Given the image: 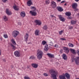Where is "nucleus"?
Returning a JSON list of instances; mask_svg holds the SVG:
<instances>
[{"label":"nucleus","mask_w":79,"mask_h":79,"mask_svg":"<svg viewBox=\"0 0 79 79\" xmlns=\"http://www.w3.org/2000/svg\"><path fill=\"white\" fill-rule=\"evenodd\" d=\"M35 22L36 23V25H39V26H40L42 24V23L39 20H36L35 21Z\"/></svg>","instance_id":"nucleus-8"},{"label":"nucleus","mask_w":79,"mask_h":79,"mask_svg":"<svg viewBox=\"0 0 79 79\" xmlns=\"http://www.w3.org/2000/svg\"><path fill=\"white\" fill-rule=\"evenodd\" d=\"M57 2H61V0H56Z\"/></svg>","instance_id":"nucleus-48"},{"label":"nucleus","mask_w":79,"mask_h":79,"mask_svg":"<svg viewBox=\"0 0 79 79\" xmlns=\"http://www.w3.org/2000/svg\"><path fill=\"white\" fill-rule=\"evenodd\" d=\"M29 37V34L27 33L26 34V35L25 36V41L27 42V40L28 39V38Z\"/></svg>","instance_id":"nucleus-12"},{"label":"nucleus","mask_w":79,"mask_h":79,"mask_svg":"<svg viewBox=\"0 0 79 79\" xmlns=\"http://www.w3.org/2000/svg\"><path fill=\"white\" fill-rule=\"evenodd\" d=\"M6 14L8 15H11L12 14L10 10H9V9H6Z\"/></svg>","instance_id":"nucleus-9"},{"label":"nucleus","mask_w":79,"mask_h":79,"mask_svg":"<svg viewBox=\"0 0 79 79\" xmlns=\"http://www.w3.org/2000/svg\"><path fill=\"white\" fill-rule=\"evenodd\" d=\"M4 37L5 38H6L8 37V35L6 34H5L4 35Z\"/></svg>","instance_id":"nucleus-37"},{"label":"nucleus","mask_w":79,"mask_h":79,"mask_svg":"<svg viewBox=\"0 0 79 79\" xmlns=\"http://www.w3.org/2000/svg\"><path fill=\"white\" fill-rule=\"evenodd\" d=\"M3 20L4 21H8V18L5 15L3 17Z\"/></svg>","instance_id":"nucleus-23"},{"label":"nucleus","mask_w":79,"mask_h":79,"mask_svg":"<svg viewBox=\"0 0 79 79\" xmlns=\"http://www.w3.org/2000/svg\"><path fill=\"white\" fill-rule=\"evenodd\" d=\"M24 79H29V78L28 77H24Z\"/></svg>","instance_id":"nucleus-40"},{"label":"nucleus","mask_w":79,"mask_h":79,"mask_svg":"<svg viewBox=\"0 0 79 79\" xmlns=\"http://www.w3.org/2000/svg\"><path fill=\"white\" fill-rule=\"evenodd\" d=\"M45 2L46 5H48L50 3V0H46Z\"/></svg>","instance_id":"nucleus-29"},{"label":"nucleus","mask_w":79,"mask_h":79,"mask_svg":"<svg viewBox=\"0 0 79 79\" xmlns=\"http://www.w3.org/2000/svg\"><path fill=\"white\" fill-rule=\"evenodd\" d=\"M44 76H48V75H47V73H44Z\"/></svg>","instance_id":"nucleus-45"},{"label":"nucleus","mask_w":79,"mask_h":79,"mask_svg":"<svg viewBox=\"0 0 79 79\" xmlns=\"http://www.w3.org/2000/svg\"><path fill=\"white\" fill-rule=\"evenodd\" d=\"M47 55H48L49 58H54V57H55L54 55L48 53L47 54Z\"/></svg>","instance_id":"nucleus-15"},{"label":"nucleus","mask_w":79,"mask_h":79,"mask_svg":"<svg viewBox=\"0 0 79 79\" xmlns=\"http://www.w3.org/2000/svg\"><path fill=\"white\" fill-rule=\"evenodd\" d=\"M74 62V60H73L72 59V62Z\"/></svg>","instance_id":"nucleus-56"},{"label":"nucleus","mask_w":79,"mask_h":79,"mask_svg":"<svg viewBox=\"0 0 79 79\" xmlns=\"http://www.w3.org/2000/svg\"><path fill=\"white\" fill-rule=\"evenodd\" d=\"M64 2H65V1H62L60 2V4L63 3H64Z\"/></svg>","instance_id":"nucleus-49"},{"label":"nucleus","mask_w":79,"mask_h":79,"mask_svg":"<svg viewBox=\"0 0 79 79\" xmlns=\"http://www.w3.org/2000/svg\"><path fill=\"white\" fill-rule=\"evenodd\" d=\"M70 50L72 53H73V54H76V51H75V50H74V49H70Z\"/></svg>","instance_id":"nucleus-24"},{"label":"nucleus","mask_w":79,"mask_h":79,"mask_svg":"<svg viewBox=\"0 0 79 79\" xmlns=\"http://www.w3.org/2000/svg\"><path fill=\"white\" fill-rule=\"evenodd\" d=\"M65 14V15H66V16H70L71 15V12H66Z\"/></svg>","instance_id":"nucleus-21"},{"label":"nucleus","mask_w":79,"mask_h":79,"mask_svg":"<svg viewBox=\"0 0 79 79\" xmlns=\"http://www.w3.org/2000/svg\"><path fill=\"white\" fill-rule=\"evenodd\" d=\"M54 18H56V17H55V16H54Z\"/></svg>","instance_id":"nucleus-58"},{"label":"nucleus","mask_w":79,"mask_h":79,"mask_svg":"<svg viewBox=\"0 0 79 79\" xmlns=\"http://www.w3.org/2000/svg\"><path fill=\"white\" fill-rule=\"evenodd\" d=\"M51 6L52 8H55L56 7V4L54 1H52L51 2Z\"/></svg>","instance_id":"nucleus-4"},{"label":"nucleus","mask_w":79,"mask_h":79,"mask_svg":"<svg viewBox=\"0 0 79 79\" xmlns=\"http://www.w3.org/2000/svg\"><path fill=\"white\" fill-rule=\"evenodd\" d=\"M10 45H11L13 50H15V49H16V47L15 46L12 44H11Z\"/></svg>","instance_id":"nucleus-27"},{"label":"nucleus","mask_w":79,"mask_h":79,"mask_svg":"<svg viewBox=\"0 0 79 79\" xmlns=\"http://www.w3.org/2000/svg\"><path fill=\"white\" fill-rule=\"evenodd\" d=\"M31 9H33V11H36V10H37V9H36V8L34 6H31Z\"/></svg>","instance_id":"nucleus-28"},{"label":"nucleus","mask_w":79,"mask_h":79,"mask_svg":"<svg viewBox=\"0 0 79 79\" xmlns=\"http://www.w3.org/2000/svg\"><path fill=\"white\" fill-rule=\"evenodd\" d=\"M44 50V51H46V52L48 51V45H45Z\"/></svg>","instance_id":"nucleus-26"},{"label":"nucleus","mask_w":79,"mask_h":79,"mask_svg":"<svg viewBox=\"0 0 79 79\" xmlns=\"http://www.w3.org/2000/svg\"><path fill=\"white\" fill-rule=\"evenodd\" d=\"M21 16L24 18L25 16H26V13H25V12H22L21 13Z\"/></svg>","instance_id":"nucleus-19"},{"label":"nucleus","mask_w":79,"mask_h":79,"mask_svg":"<svg viewBox=\"0 0 79 79\" xmlns=\"http://www.w3.org/2000/svg\"><path fill=\"white\" fill-rule=\"evenodd\" d=\"M37 56L38 58V59L39 60L42 58V56L44 55V53L41 50H38L37 51Z\"/></svg>","instance_id":"nucleus-2"},{"label":"nucleus","mask_w":79,"mask_h":79,"mask_svg":"<svg viewBox=\"0 0 79 79\" xmlns=\"http://www.w3.org/2000/svg\"><path fill=\"white\" fill-rule=\"evenodd\" d=\"M71 23L72 24H75L76 23V21H74V20H72L71 21Z\"/></svg>","instance_id":"nucleus-30"},{"label":"nucleus","mask_w":79,"mask_h":79,"mask_svg":"<svg viewBox=\"0 0 79 79\" xmlns=\"http://www.w3.org/2000/svg\"><path fill=\"white\" fill-rule=\"evenodd\" d=\"M2 1L4 2V3H6V1H7V0H2Z\"/></svg>","instance_id":"nucleus-42"},{"label":"nucleus","mask_w":79,"mask_h":79,"mask_svg":"<svg viewBox=\"0 0 79 79\" xmlns=\"http://www.w3.org/2000/svg\"><path fill=\"white\" fill-rule=\"evenodd\" d=\"M43 29L44 30L47 31L48 29V26H47V25H45L44 26H43Z\"/></svg>","instance_id":"nucleus-22"},{"label":"nucleus","mask_w":79,"mask_h":79,"mask_svg":"<svg viewBox=\"0 0 79 79\" xmlns=\"http://www.w3.org/2000/svg\"><path fill=\"white\" fill-rule=\"evenodd\" d=\"M72 6L73 9H76L77 8V4L76 3H74L72 5Z\"/></svg>","instance_id":"nucleus-13"},{"label":"nucleus","mask_w":79,"mask_h":79,"mask_svg":"<svg viewBox=\"0 0 79 79\" xmlns=\"http://www.w3.org/2000/svg\"><path fill=\"white\" fill-rule=\"evenodd\" d=\"M57 9L58 10V11H60V12H61V11H63V8L61 7H57Z\"/></svg>","instance_id":"nucleus-14"},{"label":"nucleus","mask_w":79,"mask_h":79,"mask_svg":"<svg viewBox=\"0 0 79 79\" xmlns=\"http://www.w3.org/2000/svg\"><path fill=\"white\" fill-rule=\"evenodd\" d=\"M75 61L77 64H79V57H77L75 59Z\"/></svg>","instance_id":"nucleus-10"},{"label":"nucleus","mask_w":79,"mask_h":79,"mask_svg":"<svg viewBox=\"0 0 79 79\" xmlns=\"http://www.w3.org/2000/svg\"><path fill=\"white\" fill-rule=\"evenodd\" d=\"M32 4V2L31 1V0H29V1H28L27 2V5L29 6H30Z\"/></svg>","instance_id":"nucleus-16"},{"label":"nucleus","mask_w":79,"mask_h":79,"mask_svg":"<svg viewBox=\"0 0 79 79\" xmlns=\"http://www.w3.org/2000/svg\"><path fill=\"white\" fill-rule=\"evenodd\" d=\"M49 45H51V46H53V43H52V42H50Z\"/></svg>","instance_id":"nucleus-39"},{"label":"nucleus","mask_w":79,"mask_h":79,"mask_svg":"<svg viewBox=\"0 0 79 79\" xmlns=\"http://www.w3.org/2000/svg\"><path fill=\"white\" fill-rule=\"evenodd\" d=\"M14 9L15 10L17 11L19 10V7L18 6H13Z\"/></svg>","instance_id":"nucleus-20"},{"label":"nucleus","mask_w":79,"mask_h":79,"mask_svg":"<svg viewBox=\"0 0 79 79\" xmlns=\"http://www.w3.org/2000/svg\"><path fill=\"white\" fill-rule=\"evenodd\" d=\"M11 42L14 45H16V42L15 41V40H14L13 39H12L11 40Z\"/></svg>","instance_id":"nucleus-31"},{"label":"nucleus","mask_w":79,"mask_h":79,"mask_svg":"<svg viewBox=\"0 0 79 79\" xmlns=\"http://www.w3.org/2000/svg\"><path fill=\"white\" fill-rule=\"evenodd\" d=\"M65 52L67 54L69 53V48H68L66 51H65Z\"/></svg>","instance_id":"nucleus-35"},{"label":"nucleus","mask_w":79,"mask_h":79,"mask_svg":"<svg viewBox=\"0 0 79 79\" xmlns=\"http://www.w3.org/2000/svg\"><path fill=\"white\" fill-rule=\"evenodd\" d=\"M30 59H32V60H35V57L34 56H32L30 57Z\"/></svg>","instance_id":"nucleus-33"},{"label":"nucleus","mask_w":79,"mask_h":79,"mask_svg":"<svg viewBox=\"0 0 79 79\" xmlns=\"http://www.w3.org/2000/svg\"><path fill=\"white\" fill-rule=\"evenodd\" d=\"M49 73L51 74V76L53 79H57L56 77V74H58L57 72L53 70H49Z\"/></svg>","instance_id":"nucleus-1"},{"label":"nucleus","mask_w":79,"mask_h":79,"mask_svg":"<svg viewBox=\"0 0 79 79\" xmlns=\"http://www.w3.org/2000/svg\"><path fill=\"white\" fill-rule=\"evenodd\" d=\"M27 68H29V67H28Z\"/></svg>","instance_id":"nucleus-59"},{"label":"nucleus","mask_w":79,"mask_h":79,"mask_svg":"<svg viewBox=\"0 0 79 79\" xmlns=\"http://www.w3.org/2000/svg\"><path fill=\"white\" fill-rule=\"evenodd\" d=\"M18 23L19 24H21V23L20 22H19Z\"/></svg>","instance_id":"nucleus-55"},{"label":"nucleus","mask_w":79,"mask_h":79,"mask_svg":"<svg viewBox=\"0 0 79 79\" xmlns=\"http://www.w3.org/2000/svg\"><path fill=\"white\" fill-rule=\"evenodd\" d=\"M2 60L4 62H6V60L5 59H2Z\"/></svg>","instance_id":"nucleus-46"},{"label":"nucleus","mask_w":79,"mask_h":79,"mask_svg":"<svg viewBox=\"0 0 79 79\" xmlns=\"http://www.w3.org/2000/svg\"><path fill=\"white\" fill-rule=\"evenodd\" d=\"M31 66L34 68H37L38 67V65L36 64H31Z\"/></svg>","instance_id":"nucleus-11"},{"label":"nucleus","mask_w":79,"mask_h":79,"mask_svg":"<svg viewBox=\"0 0 79 79\" xmlns=\"http://www.w3.org/2000/svg\"><path fill=\"white\" fill-rule=\"evenodd\" d=\"M30 13L31 14L32 16H35L37 15V12H34V11H32L31 10L30 11Z\"/></svg>","instance_id":"nucleus-6"},{"label":"nucleus","mask_w":79,"mask_h":79,"mask_svg":"<svg viewBox=\"0 0 79 79\" xmlns=\"http://www.w3.org/2000/svg\"><path fill=\"white\" fill-rule=\"evenodd\" d=\"M65 77H66V78H67V79H70V76H71L68 73H65Z\"/></svg>","instance_id":"nucleus-17"},{"label":"nucleus","mask_w":79,"mask_h":79,"mask_svg":"<svg viewBox=\"0 0 79 79\" xmlns=\"http://www.w3.org/2000/svg\"><path fill=\"white\" fill-rule=\"evenodd\" d=\"M14 54L16 57H19L20 56V53L19 52L16 51L15 52Z\"/></svg>","instance_id":"nucleus-5"},{"label":"nucleus","mask_w":79,"mask_h":79,"mask_svg":"<svg viewBox=\"0 0 79 79\" xmlns=\"http://www.w3.org/2000/svg\"><path fill=\"white\" fill-rule=\"evenodd\" d=\"M19 33L18 31H14L12 32V35L13 37H16L17 35H19Z\"/></svg>","instance_id":"nucleus-3"},{"label":"nucleus","mask_w":79,"mask_h":79,"mask_svg":"<svg viewBox=\"0 0 79 79\" xmlns=\"http://www.w3.org/2000/svg\"><path fill=\"white\" fill-rule=\"evenodd\" d=\"M66 5H67V4L66 3H65L64 4V6H66Z\"/></svg>","instance_id":"nucleus-54"},{"label":"nucleus","mask_w":79,"mask_h":79,"mask_svg":"<svg viewBox=\"0 0 79 79\" xmlns=\"http://www.w3.org/2000/svg\"><path fill=\"white\" fill-rule=\"evenodd\" d=\"M62 57L64 60H67V59L66 55L64 54H63V55H62Z\"/></svg>","instance_id":"nucleus-18"},{"label":"nucleus","mask_w":79,"mask_h":79,"mask_svg":"<svg viewBox=\"0 0 79 79\" xmlns=\"http://www.w3.org/2000/svg\"><path fill=\"white\" fill-rule=\"evenodd\" d=\"M78 55H79V49L78 50Z\"/></svg>","instance_id":"nucleus-51"},{"label":"nucleus","mask_w":79,"mask_h":79,"mask_svg":"<svg viewBox=\"0 0 79 79\" xmlns=\"http://www.w3.org/2000/svg\"><path fill=\"white\" fill-rule=\"evenodd\" d=\"M47 44V42H46L45 41H43L42 42V44L43 45H44L45 44Z\"/></svg>","instance_id":"nucleus-36"},{"label":"nucleus","mask_w":79,"mask_h":79,"mask_svg":"<svg viewBox=\"0 0 79 79\" xmlns=\"http://www.w3.org/2000/svg\"><path fill=\"white\" fill-rule=\"evenodd\" d=\"M68 49V48H67L66 47H64V50H65V51H66Z\"/></svg>","instance_id":"nucleus-38"},{"label":"nucleus","mask_w":79,"mask_h":79,"mask_svg":"<svg viewBox=\"0 0 79 79\" xmlns=\"http://www.w3.org/2000/svg\"><path fill=\"white\" fill-rule=\"evenodd\" d=\"M54 47H55L56 48H58V44H56L55 46H54Z\"/></svg>","instance_id":"nucleus-41"},{"label":"nucleus","mask_w":79,"mask_h":79,"mask_svg":"<svg viewBox=\"0 0 79 79\" xmlns=\"http://www.w3.org/2000/svg\"><path fill=\"white\" fill-rule=\"evenodd\" d=\"M68 45L70 47H74V45L73 44L71 43L69 44Z\"/></svg>","instance_id":"nucleus-32"},{"label":"nucleus","mask_w":79,"mask_h":79,"mask_svg":"<svg viewBox=\"0 0 79 79\" xmlns=\"http://www.w3.org/2000/svg\"><path fill=\"white\" fill-rule=\"evenodd\" d=\"M51 17H54V16L53 15H51Z\"/></svg>","instance_id":"nucleus-53"},{"label":"nucleus","mask_w":79,"mask_h":79,"mask_svg":"<svg viewBox=\"0 0 79 79\" xmlns=\"http://www.w3.org/2000/svg\"><path fill=\"white\" fill-rule=\"evenodd\" d=\"M40 32V31L39 30H36L35 31V35H39V32Z\"/></svg>","instance_id":"nucleus-25"},{"label":"nucleus","mask_w":79,"mask_h":79,"mask_svg":"<svg viewBox=\"0 0 79 79\" xmlns=\"http://www.w3.org/2000/svg\"><path fill=\"white\" fill-rule=\"evenodd\" d=\"M58 16L60 20L61 21H63V22H64V21H65L66 19L63 17H62L61 15H58Z\"/></svg>","instance_id":"nucleus-7"},{"label":"nucleus","mask_w":79,"mask_h":79,"mask_svg":"<svg viewBox=\"0 0 79 79\" xmlns=\"http://www.w3.org/2000/svg\"><path fill=\"white\" fill-rule=\"evenodd\" d=\"M76 79H79V78H76Z\"/></svg>","instance_id":"nucleus-57"},{"label":"nucleus","mask_w":79,"mask_h":79,"mask_svg":"<svg viewBox=\"0 0 79 79\" xmlns=\"http://www.w3.org/2000/svg\"><path fill=\"white\" fill-rule=\"evenodd\" d=\"M68 19H72V17H69L67 18Z\"/></svg>","instance_id":"nucleus-43"},{"label":"nucleus","mask_w":79,"mask_h":79,"mask_svg":"<svg viewBox=\"0 0 79 79\" xmlns=\"http://www.w3.org/2000/svg\"><path fill=\"white\" fill-rule=\"evenodd\" d=\"M2 54V51H1V50H0V55H1Z\"/></svg>","instance_id":"nucleus-50"},{"label":"nucleus","mask_w":79,"mask_h":79,"mask_svg":"<svg viewBox=\"0 0 79 79\" xmlns=\"http://www.w3.org/2000/svg\"><path fill=\"white\" fill-rule=\"evenodd\" d=\"M79 0H75V1L76 2H79Z\"/></svg>","instance_id":"nucleus-52"},{"label":"nucleus","mask_w":79,"mask_h":79,"mask_svg":"<svg viewBox=\"0 0 79 79\" xmlns=\"http://www.w3.org/2000/svg\"><path fill=\"white\" fill-rule=\"evenodd\" d=\"M60 39L61 40H66L65 39L63 38H60Z\"/></svg>","instance_id":"nucleus-44"},{"label":"nucleus","mask_w":79,"mask_h":79,"mask_svg":"<svg viewBox=\"0 0 79 79\" xmlns=\"http://www.w3.org/2000/svg\"><path fill=\"white\" fill-rule=\"evenodd\" d=\"M75 10H74V11H78L79 10L77 9V8L76 9H74Z\"/></svg>","instance_id":"nucleus-47"},{"label":"nucleus","mask_w":79,"mask_h":79,"mask_svg":"<svg viewBox=\"0 0 79 79\" xmlns=\"http://www.w3.org/2000/svg\"><path fill=\"white\" fill-rule=\"evenodd\" d=\"M63 31L61 30V31H59V35H61L63 33Z\"/></svg>","instance_id":"nucleus-34"}]
</instances>
